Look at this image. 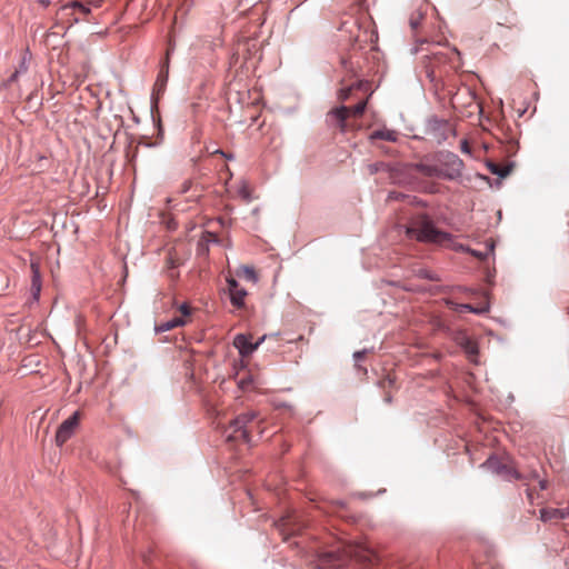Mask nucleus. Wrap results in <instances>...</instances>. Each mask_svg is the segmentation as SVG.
<instances>
[{"instance_id":"1","label":"nucleus","mask_w":569,"mask_h":569,"mask_svg":"<svg viewBox=\"0 0 569 569\" xmlns=\"http://www.w3.org/2000/svg\"><path fill=\"white\" fill-rule=\"evenodd\" d=\"M463 163L453 153H440L437 163L426 161L417 163H408L406 166L408 172L420 177H435L445 179H455L460 176Z\"/></svg>"},{"instance_id":"2","label":"nucleus","mask_w":569,"mask_h":569,"mask_svg":"<svg viewBox=\"0 0 569 569\" xmlns=\"http://www.w3.org/2000/svg\"><path fill=\"white\" fill-rule=\"evenodd\" d=\"M351 558L372 563L376 560V553L365 545L348 542L335 551L321 555L317 569H338Z\"/></svg>"},{"instance_id":"3","label":"nucleus","mask_w":569,"mask_h":569,"mask_svg":"<svg viewBox=\"0 0 569 569\" xmlns=\"http://www.w3.org/2000/svg\"><path fill=\"white\" fill-rule=\"evenodd\" d=\"M406 234L410 239L436 244H445L452 238L450 233L437 229L432 220L425 213L411 218L406 228Z\"/></svg>"},{"instance_id":"4","label":"nucleus","mask_w":569,"mask_h":569,"mask_svg":"<svg viewBox=\"0 0 569 569\" xmlns=\"http://www.w3.org/2000/svg\"><path fill=\"white\" fill-rule=\"evenodd\" d=\"M367 106V100L358 102L355 107H340L331 110L327 114V122L330 127L347 132L355 128L353 121L362 116Z\"/></svg>"},{"instance_id":"5","label":"nucleus","mask_w":569,"mask_h":569,"mask_svg":"<svg viewBox=\"0 0 569 569\" xmlns=\"http://www.w3.org/2000/svg\"><path fill=\"white\" fill-rule=\"evenodd\" d=\"M481 467L508 481L538 478V473L536 471L531 472L529 476H525L519 472L509 457L490 456Z\"/></svg>"},{"instance_id":"6","label":"nucleus","mask_w":569,"mask_h":569,"mask_svg":"<svg viewBox=\"0 0 569 569\" xmlns=\"http://www.w3.org/2000/svg\"><path fill=\"white\" fill-rule=\"evenodd\" d=\"M258 418L257 411H248L234 418L229 427L226 429V437L228 441L243 440L250 443L251 438L247 426Z\"/></svg>"},{"instance_id":"7","label":"nucleus","mask_w":569,"mask_h":569,"mask_svg":"<svg viewBox=\"0 0 569 569\" xmlns=\"http://www.w3.org/2000/svg\"><path fill=\"white\" fill-rule=\"evenodd\" d=\"M427 132L430 134L431 139L437 142L452 139L456 136L455 128L450 122L436 118L428 121Z\"/></svg>"},{"instance_id":"8","label":"nucleus","mask_w":569,"mask_h":569,"mask_svg":"<svg viewBox=\"0 0 569 569\" xmlns=\"http://www.w3.org/2000/svg\"><path fill=\"white\" fill-rule=\"evenodd\" d=\"M80 421V412L76 411L66 419L58 428L56 433L57 446H63L74 433Z\"/></svg>"},{"instance_id":"9","label":"nucleus","mask_w":569,"mask_h":569,"mask_svg":"<svg viewBox=\"0 0 569 569\" xmlns=\"http://www.w3.org/2000/svg\"><path fill=\"white\" fill-rule=\"evenodd\" d=\"M266 336L259 338L256 342L251 341V336L239 333L233 339V346L239 350L242 357L250 356L263 342Z\"/></svg>"},{"instance_id":"10","label":"nucleus","mask_w":569,"mask_h":569,"mask_svg":"<svg viewBox=\"0 0 569 569\" xmlns=\"http://www.w3.org/2000/svg\"><path fill=\"white\" fill-rule=\"evenodd\" d=\"M445 303L447 307H449L451 310H455L457 312H472L476 315H483L489 311V302L485 301L483 303L479 306H472L470 303H457L450 299H446Z\"/></svg>"},{"instance_id":"11","label":"nucleus","mask_w":569,"mask_h":569,"mask_svg":"<svg viewBox=\"0 0 569 569\" xmlns=\"http://www.w3.org/2000/svg\"><path fill=\"white\" fill-rule=\"evenodd\" d=\"M277 528L282 535H293L301 529V527L296 522V518L292 516L280 518L277 522Z\"/></svg>"},{"instance_id":"12","label":"nucleus","mask_w":569,"mask_h":569,"mask_svg":"<svg viewBox=\"0 0 569 569\" xmlns=\"http://www.w3.org/2000/svg\"><path fill=\"white\" fill-rule=\"evenodd\" d=\"M31 291L33 297L37 299L41 291V274L39 264L34 261L31 262Z\"/></svg>"},{"instance_id":"13","label":"nucleus","mask_w":569,"mask_h":569,"mask_svg":"<svg viewBox=\"0 0 569 569\" xmlns=\"http://www.w3.org/2000/svg\"><path fill=\"white\" fill-rule=\"evenodd\" d=\"M388 200L403 201V202H406L408 204H412V206H421L422 204V201L419 200L417 197L405 194L401 192H396V191L389 192Z\"/></svg>"},{"instance_id":"14","label":"nucleus","mask_w":569,"mask_h":569,"mask_svg":"<svg viewBox=\"0 0 569 569\" xmlns=\"http://www.w3.org/2000/svg\"><path fill=\"white\" fill-rule=\"evenodd\" d=\"M231 305L238 309L244 306V298L247 297V290L239 287L238 289L229 293Z\"/></svg>"},{"instance_id":"15","label":"nucleus","mask_w":569,"mask_h":569,"mask_svg":"<svg viewBox=\"0 0 569 569\" xmlns=\"http://www.w3.org/2000/svg\"><path fill=\"white\" fill-rule=\"evenodd\" d=\"M540 519L545 522L561 520L560 509L558 508H542L540 510Z\"/></svg>"},{"instance_id":"16","label":"nucleus","mask_w":569,"mask_h":569,"mask_svg":"<svg viewBox=\"0 0 569 569\" xmlns=\"http://www.w3.org/2000/svg\"><path fill=\"white\" fill-rule=\"evenodd\" d=\"M371 139H381L389 142H395L397 140V133L389 129H379L373 130L370 134Z\"/></svg>"},{"instance_id":"17","label":"nucleus","mask_w":569,"mask_h":569,"mask_svg":"<svg viewBox=\"0 0 569 569\" xmlns=\"http://www.w3.org/2000/svg\"><path fill=\"white\" fill-rule=\"evenodd\" d=\"M168 73H169V51L167 52V59L164 61V64L162 66V69L160 71L157 82H156V89L158 91H160L164 88L167 80H168Z\"/></svg>"},{"instance_id":"18","label":"nucleus","mask_w":569,"mask_h":569,"mask_svg":"<svg viewBox=\"0 0 569 569\" xmlns=\"http://www.w3.org/2000/svg\"><path fill=\"white\" fill-rule=\"evenodd\" d=\"M186 323H187V321L183 319V317H174L171 320L160 323L157 327V330L161 331V332L169 331L173 328L184 326Z\"/></svg>"},{"instance_id":"19","label":"nucleus","mask_w":569,"mask_h":569,"mask_svg":"<svg viewBox=\"0 0 569 569\" xmlns=\"http://www.w3.org/2000/svg\"><path fill=\"white\" fill-rule=\"evenodd\" d=\"M237 274L251 282L258 281V277L254 269L249 266H241L237 271Z\"/></svg>"},{"instance_id":"20","label":"nucleus","mask_w":569,"mask_h":569,"mask_svg":"<svg viewBox=\"0 0 569 569\" xmlns=\"http://www.w3.org/2000/svg\"><path fill=\"white\" fill-rule=\"evenodd\" d=\"M68 9L78 10L83 17L90 13V8L79 1H72L62 8L63 11Z\"/></svg>"},{"instance_id":"21","label":"nucleus","mask_w":569,"mask_h":569,"mask_svg":"<svg viewBox=\"0 0 569 569\" xmlns=\"http://www.w3.org/2000/svg\"><path fill=\"white\" fill-rule=\"evenodd\" d=\"M490 171L493 174L505 178L510 173L511 169L509 166L490 164Z\"/></svg>"},{"instance_id":"22","label":"nucleus","mask_w":569,"mask_h":569,"mask_svg":"<svg viewBox=\"0 0 569 569\" xmlns=\"http://www.w3.org/2000/svg\"><path fill=\"white\" fill-rule=\"evenodd\" d=\"M417 276L419 278L428 279V280H431V281H439L440 280V278L436 273H433V272H431L430 270H427V269H419V270H417Z\"/></svg>"},{"instance_id":"23","label":"nucleus","mask_w":569,"mask_h":569,"mask_svg":"<svg viewBox=\"0 0 569 569\" xmlns=\"http://www.w3.org/2000/svg\"><path fill=\"white\" fill-rule=\"evenodd\" d=\"M462 346H463V348H465L467 353H469V355H477L478 353L477 345L472 340H470L469 338L465 339V342H463Z\"/></svg>"},{"instance_id":"24","label":"nucleus","mask_w":569,"mask_h":569,"mask_svg":"<svg viewBox=\"0 0 569 569\" xmlns=\"http://www.w3.org/2000/svg\"><path fill=\"white\" fill-rule=\"evenodd\" d=\"M362 86V83H357V88H360ZM353 88H356L355 84L350 86V87H347V88H343L339 91V99L340 100H347L349 98V94L350 92L353 90Z\"/></svg>"},{"instance_id":"25","label":"nucleus","mask_w":569,"mask_h":569,"mask_svg":"<svg viewBox=\"0 0 569 569\" xmlns=\"http://www.w3.org/2000/svg\"><path fill=\"white\" fill-rule=\"evenodd\" d=\"M468 94H469V97L471 99V102L469 103V107L472 108L473 110L480 111L481 106H480V102L477 101L475 94L471 91H469V90H468Z\"/></svg>"},{"instance_id":"26","label":"nucleus","mask_w":569,"mask_h":569,"mask_svg":"<svg viewBox=\"0 0 569 569\" xmlns=\"http://www.w3.org/2000/svg\"><path fill=\"white\" fill-rule=\"evenodd\" d=\"M239 194L247 201L250 200V189L247 183H243L239 189Z\"/></svg>"},{"instance_id":"27","label":"nucleus","mask_w":569,"mask_h":569,"mask_svg":"<svg viewBox=\"0 0 569 569\" xmlns=\"http://www.w3.org/2000/svg\"><path fill=\"white\" fill-rule=\"evenodd\" d=\"M179 310L181 312V317H183L184 320L191 315V308L187 303L181 305Z\"/></svg>"},{"instance_id":"28","label":"nucleus","mask_w":569,"mask_h":569,"mask_svg":"<svg viewBox=\"0 0 569 569\" xmlns=\"http://www.w3.org/2000/svg\"><path fill=\"white\" fill-rule=\"evenodd\" d=\"M421 19H422V14L421 13H418L417 16H412L411 19H410L411 28L412 29H417Z\"/></svg>"},{"instance_id":"29","label":"nucleus","mask_w":569,"mask_h":569,"mask_svg":"<svg viewBox=\"0 0 569 569\" xmlns=\"http://www.w3.org/2000/svg\"><path fill=\"white\" fill-rule=\"evenodd\" d=\"M227 283L229 293L240 287L233 278H227Z\"/></svg>"},{"instance_id":"30","label":"nucleus","mask_w":569,"mask_h":569,"mask_svg":"<svg viewBox=\"0 0 569 569\" xmlns=\"http://www.w3.org/2000/svg\"><path fill=\"white\" fill-rule=\"evenodd\" d=\"M367 353V350L356 351L353 358L356 361L362 360Z\"/></svg>"},{"instance_id":"31","label":"nucleus","mask_w":569,"mask_h":569,"mask_svg":"<svg viewBox=\"0 0 569 569\" xmlns=\"http://www.w3.org/2000/svg\"><path fill=\"white\" fill-rule=\"evenodd\" d=\"M473 144H460V148L463 152L470 153L472 151Z\"/></svg>"},{"instance_id":"32","label":"nucleus","mask_w":569,"mask_h":569,"mask_svg":"<svg viewBox=\"0 0 569 569\" xmlns=\"http://www.w3.org/2000/svg\"><path fill=\"white\" fill-rule=\"evenodd\" d=\"M561 519H566L569 517V507L560 509Z\"/></svg>"},{"instance_id":"33","label":"nucleus","mask_w":569,"mask_h":569,"mask_svg":"<svg viewBox=\"0 0 569 569\" xmlns=\"http://www.w3.org/2000/svg\"><path fill=\"white\" fill-rule=\"evenodd\" d=\"M210 153H211V154L220 153L221 156H223V157H226V158H228V159H230V158H231V156H227L224 152H222V151H220V150H218V149H214V150L210 151Z\"/></svg>"},{"instance_id":"34","label":"nucleus","mask_w":569,"mask_h":569,"mask_svg":"<svg viewBox=\"0 0 569 569\" xmlns=\"http://www.w3.org/2000/svg\"><path fill=\"white\" fill-rule=\"evenodd\" d=\"M539 488H540L541 490L547 489V481H546V480H540V481H539Z\"/></svg>"},{"instance_id":"35","label":"nucleus","mask_w":569,"mask_h":569,"mask_svg":"<svg viewBox=\"0 0 569 569\" xmlns=\"http://www.w3.org/2000/svg\"><path fill=\"white\" fill-rule=\"evenodd\" d=\"M470 252H471L473 256L478 257V258H481V259H482V258H485V254H482V253H480V252H477L476 250H470Z\"/></svg>"},{"instance_id":"36","label":"nucleus","mask_w":569,"mask_h":569,"mask_svg":"<svg viewBox=\"0 0 569 569\" xmlns=\"http://www.w3.org/2000/svg\"><path fill=\"white\" fill-rule=\"evenodd\" d=\"M385 401H386L387 403H390V402L392 401V398H391V396H390L389 393H387V395H386V397H385Z\"/></svg>"},{"instance_id":"37","label":"nucleus","mask_w":569,"mask_h":569,"mask_svg":"<svg viewBox=\"0 0 569 569\" xmlns=\"http://www.w3.org/2000/svg\"><path fill=\"white\" fill-rule=\"evenodd\" d=\"M337 505V507L339 508H343L345 507V502L343 501H336L335 502Z\"/></svg>"},{"instance_id":"38","label":"nucleus","mask_w":569,"mask_h":569,"mask_svg":"<svg viewBox=\"0 0 569 569\" xmlns=\"http://www.w3.org/2000/svg\"><path fill=\"white\" fill-rule=\"evenodd\" d=\"M527 495H528V498L531 500V499H532V492H531V490H529V489H528V490H527Z\"/></svg>"},{"instance_id":"39","label":"nucleus","mask_w":569,"mask_h":569,"mask_svg":"<svg viewBox=\"0 0 569 569\" xmlns=\"http://www.w3.org/2000/svg\"><path fill=\"white\" fill-rule=\"evenodd\" d=\"M357 368H358L359 370H362L363 372H367V369H365V368H362V367H360V366H358V365H357Z\"/></svg>"},{"instance_id":"40","label":"nucleus","mask_w":569,"mask_h":569,"mask_svg":"<svg viewBox=\"0 0 569 569\" xmlns=\"http://www.w3.org/2000/svg\"><path fill=\"white\" fill-rule=\"evenodd\" d=\"M458 99H459V96L457 94V96L453 98V103H457V102H458Z\"/></svg>"},{"instance_id":"41","label":"nucleus","mask_w":569,"mask_h":569,"mask_svg":"<svg viewBox=\"0 0 569 569\" xmlns=\"http://www.w3.org/2000/svg\"><path fill=\"white\" fill-rule=\"evenodd\" d=\"M117 139H119V133L118 132L114 133V136H113V140H117Z\"/></svg>"},{"instance_id":"42","label":"nucleus","mask_w":569,"mask_h":569,"mask_svg":"<svg viewBox=\"0 0 569 569\" xmlns=\"http://www.w3.org/2000/svg\"><path fill=\"white\" fill-rule=\"evenodd\" d=\"M80 19H81L80 17H74L73 20H74V22H78V21H80Z\"/></svg>"},{"instance_id":"43","label":"nucleus","mask_w":569,"mask_h":569,"mask_svg":"<svg viewBox=\"0 0 569 569\" xmlns=\"http://www.w3.org/2000/svg\"><path fill=\"white\" fill-rule=\"evenodd\" d=\"M460 142L466 143V142H468V141H467L465 138H462V139L460 140Z\"/></svg>"},{"instance_id":"44","label":"nucleus","mask_w":569,"mask_h":569,"mask_svg":"<svg viewBox=\"0 0 569 569\" xmlns=\"http://www.w3.org/2000/svg\"><path fill=\"white\" fill-rule=\"evenodd\" d=\"M482 146L485 147V149H486V150H488V146H489V144L483 143Z\"/></svg>"},{"instance_id":"45","label":"nucleus","mask_w":569,"mask_h":569,"mask_svg":"<svg viewBox=\"0 0 569 569\" xmlns=\"http://www.w3.org/2000/svg\"><path fill=\"white\" fill-rule=\"evenodd\" d=\"M17 77V72L12 74L11 79L13 80Z\"/></svg>"}]
</instances>
